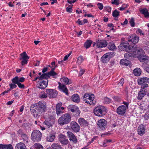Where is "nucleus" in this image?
Masks as SVG:
<instances>
[{"label": "nucleus", "instance_id": "obj_1", "mask_svg": "<svg viewBox=\"0 0 149 149\" xmlns=\"http://www.w3.org/2000/svg\"><path fill=\"white\" fill-rule=\"evenodd\" d=\"M46 108L45 102L43 101H40L38 103L32 105L30 109L33 113V116L38 118L45 111Z\"/></svg>", "mask_w": 149, "mask_h": 149}, {"label": "nucleus", "instance_id": "obj_2", "mask_svg": "<svg viewBox=\"0 0 149 149\" xmlns=\"http://www.w3.org/2000/svg\"><path fill=\"white\" fill-rule=\"evenodd\" d=\"M136 45H134L132 47H130L128 43H121L120 45V49L122 50L127 51L129 50H132L136 52H142L143 50L140 47H137Z\"/></svg>", "mask_w": 149, "mask_h": 149}, {"label": "nucleus", "instance_id": "obj_3", "mask_svg": "<svg viewBox=\"0 0 149 149\" xmlns=\"http://www.w3.org/2000/svg\"><path fill=\"white\" fill-rule=\"evenodd\" d=\"M71 121V116L68 113L62 115L58 119V123L61 126L69 123Z\"/></svg>", "mask_w": 149, "mask_h": 149}, {"label": "nucleus", "instance_id": "obj_4", "mask_svg": "<svg viewBox=\"0 0 149 149\" xmlns=\"http://www.w3.org/2000/svg\"><path fill=\"white\" fill-rule=\"evenodd\" d=\"M107 112V108L103 106H99L94 109V113L98 117H102L105 115Z\"/></svg>", "mask_w": 149, "mask_h": 149}, {"label": "nucleus", "instance_id": "obj_5", "mask_svg": "<svg viewBox=\"0 0 149 149\" xmlns=\"http://www.w3.org/2000/svg\"><path fill=\"white\" fill-rule=\"evenodd\" d=\"M42 137V133L39 130H34L31 134V139L33 141H40Z\"/></svg>", "mask_w": 149, "mask_h": 149}, {"label": "nucleus", "instance_id": "obj_6", "mask_svg": "<svg viewBox=\"0 0 149 149\" xmlns=\"http://www.w3.org/2000/svg\"><path fill=\"white\" fill-rule=\"evenodd\" d=\"M148 85L146 84L144 86H142L141 88L138 92L137 98L139 100H141L146 95L147 90L145 88L148 87Z\"/></svg>", "mask_w": 149, "mask_h": 149}, {"label": "nucleus", "instance_id": "obj_7", "mask_svg": "<svg viewBox=\"0 0 149 149\" xmlns=\"http://www.w3.org/2000/svg\"><path fill=\"white\" fill-rule=\"evenodd\" d=\"M83 101L85 103L90 105H92L93 104V100L92 99L91 96L89 94L86 93L83 96Z\"/></svg>", "mask_w": 149, "mask_h": 149}, {"label": "nucleus", "instance_id": "obj_8", "mask_svg": "<svg viewBox=\"0 0 149 149\" xmlns=\"http://www.w3.org/2000/svg\"><path fill=\"white\" fill-rule=\"evenodd\" d=\"M38 83L37 84V87L42 89H45L47 86L48 80H42L38 82Z\"/></svg>", "mask_w": 149, "mask_h": 149}, {"label": "nucleus", "instance_id": "obj_9", "mask_svg": "<svg viewBox=\"0 0 149 149\" xmlns=\"http://www.w3.org/2000/svg\"><path fill=\"white\" fill-rule=\"evenodd\" d=\"M46 90V92L48 95L49 98H55L57 95V92L54 89H47Z\"/></svg>", "mask_w": 149, "mask_h": 149}, {"label": "nucleus", "instance_id": "obj_10", "mask_svg": "<svg viewBox=\"0 0 149 149\" xmlns=\"http://www.w3.org/2000/svg\"><path fill=\"white\" fill-rule=\"evenodd\" d=\"M71 129L74 132H77L80 130V127L77 123L75 121H72L70 123Z\"/></svg>", "mask_w": 149, "mask_h": 149}, {"label": "nucleus", "instance_id": "obj_11", "mask_svg": "<svg viewBox=\"0 0 149 149\" xmlns=\"http://www.w3.org/2000/svg\"><path fill=\"white\" fill-rule=\"evenodd\" d=\"M126 109L125 106L121 105L117 108L116 112L118 115H123L125 113Z\"/></svg>", "mask_w": 149, "mask_h": 149}, {"label": "nucleus", "instance_id": "obj_12", "mask_svg": "<svg viewBox=\"0 0 149 149\" xmlns=\"http://www.w3.org/2000/svg\"><path fill=\"white\" fill-rule=\"evenodd\" d=\"M107 124V122L106 120L101 119L97 123V125L100 128L103 129L105 128Z\"/></svg>", "mask_w": 149, "mask_h": 149}, {"label": "nucleus", "instance_id": "obj_13", "mask_svg": "<svg viewBox=\"0 0 149 149\" xmlns=\"http://www.w3.org/2000/svg\"><path fill=\"white\" fill-rule=\"evenodd\" d=\"M139 40V38L136 35H132L128 38V41L134 44L137 43Z\"/></svg>", "mask_w": 149, "mask_h": 149}, {"label": "nucleus", "instance_id": "obj_14", "mask_svg": "<svg viewBox=\"0 0 149 149\" xmlns=\"http://www.w3.org/2000/svg\"><path fill=\"white\" fill-rule=\"evenodd\" d=\"M58 136L59 140L61 143L64 145H66L68 143V141L65 135L61 134Z\"/></svg>", "mask_w": 149, "mask_h": 149}, {"label": "nucleus", "instance_id": "obj_15", "mask_svg": "<svg viewBox=\"0 0 149 149\" xmlns=\"http://www.w3.org/2000/svg\"><path fill=\"white\" fill-rule=\"evenodd\" d=\"M138 83L139 85L144 86L146 84V83H149V78L147 77L140 78L138 80Z\"/></svg>", "mask_w": 149, "mask_h": 149}, {"label": "nucleus", "instance_id": "obj_16", "mask_svg": "<svg viewBox=\"0 0 149 149\" xmlns=\"http://www.w3.org/2000/svg\"><path fill=\"white\" fill-rule=\"evenodd\" d=\"M111 53H107L104 54L101 58L102 61L104 63L109 61L111 57Z\"/></svg>", "mask_w": 149, "mask_h": 149}, {"label": "nucleus", "instance_id": "obj_17", "mask_svg": "<svg viewBox=\"0 0 149 149\" xmlns=\"http://www.w3.org/2000/svg\"><path fill=\"white\" fill-rule=\"evenodd\" d=\"M107 45V42L105 40H100L97 42L96 45L98 48H102L106 47Z\"/></svg>", "mask_w": 149, "mask_h": 149}, {"label": "nucleus", "instance_id": "obj_18", "mask_svg": "<svg viewBox=\"0 0 149 149\" xmlns=\"http://www.w3.org/2000/svg\"><path fill=\"white\" fill-rule=\"evenodd\" d=\"M67 134L70 141H72L74 143L77 142V139L72 133L70 131H68L67 132Z\"/></svg>", "mask_w": 149, "mask_h": 149}, {"label": "nucleus", "instance_id": "obj_19", "mask_svg": "<svg viewBox=\"0 0 149 149\" xmlns=\"http://www.w3.org/2000/svg\"><path fill=\"white\" fill-rule=\"evenodd\" d=\"M131 53L127 52L125 54V57L126 58H129V57L134 56L135 55H136L138 54V53L139 52H133L132 50H129Z\"/></svg>", "mask_w": 149, "mask_h": 149}, {"label": "nucleus", "instance_id": "obj_20", "mask_svg": "<svg viewBox=\"0 0 149 149\" xmlns=\"http://www.w3.org/2000/svg\"><path fill=\"white\" fill-rule=\"evenodd\" d=\"M138 58L141 62H149V57L145 55H139Z\"/></svg>", "mask_w": 149, "mask_h": 149}, {"label": "nucleus", "instance_id": "obj_21", "mask_svg": "<svg viewBox=\"0 0 149 149\" xmlns=\"http://www.w3.org/2000/svg\"><path fill=\"white\" fill-rule=\"evenodd\" d=\"M58 88L62 90L63 92L65 93L67 95L68 94V90L65 85L64 84H61V83H58Z\"/></svg>", "mask_w": 149, "mask_h": 149}, {"label": "nucleus", "instance_id": "obj_22", "mask_svg": "<svg viewBox=\"0 0 149 149\" xmlns=\"http://www.w3.org/2000/svg\"><path fill=\"white\" fill-rule=\"evenodd\" d=\"M78 122L81 126H86L88 124V122L84 119L81 118L79 119Z\"/></svg>", "mask_w": 149, "mask_h": 149}, {"label": "nucleus", "instance_id": "obj_23", "mask_svg": "<svg viewBox=\"0 0 149 149\" xmlns=\"http://www.w3.org/2000/svg\"><path fill=\"white\" fill-rule=\"evenodd\" d=\"M138 134L140 135H142L145 133V128L143 125H141L138 129Z\"/></svg>", "mask_w": 149, "mask_h": 149}, {"label": "nucleus", "instance_id": "obj_24", "mask_svg": "<svg viewBox=\"0 0 149 149\" xmlns=\"http://www.w3.org/2000/svg\"><path fill=\"white\" fill-rule=\"evenodd\" d=\"M71 100L74 102L79 103L80 100L79 97L77 94H74L71 97Z\"/></svg>", "mask_w": 149, "mask_h": 149}, {"label": "nucleus", "instance_id": "obj_25", "mask_svg": "<svg viewBox=\"0 0 149 149\" xmlns=\"http://www.w3.org/2000/svg\"><path fill=\"white\" fill-rule=\"evenodd\" d=\"M140 12L145 16V17L147 18H149V13L148 10L145 8L141 9L139 10Z\"/></svg>", "mask_w": 149, "mask_h": 149}, {"label": "nucleus", "instance_id": "obj_26", "mask_svg": "<svg viewBox=\"0 0 149 149\" xmlns=\"http://www.w3.org/2000/svg\"><path fill=\"white\" fill-rule=\"evenodd\" d=\"M15 149H26V148L24 143L20 142L16 145Z\"/></svg>", "mask_w": 149, "mask_h": 149}, {"label": "nucleus", "instance_id": "obj_27", "mask_svg": "<svg viewBox=\"0 0 149 149\" xmlns=\"http://www.w3.org/2000/svg\"><path fill=\"white\" fill-rule=\"evenodd\" d=\"M13 148L10 144L8 145L0 144V149H13Z\"/></svg>", "mask_w": 149, "mask_h": 149}, {"label": "nucleus", "instance_id": "obj_28", "mask_svg": "<svg viewBox=\"0 0 149 149\" xmlns=\"http://www.w3.org/2000/svg\"><path fill=\"white\" fill-rule=\"evenodd\" d=\"M61 82H63L65 84H70L72 83L71 81L70 80H69L67 77H65L61 78Z\"/></svg>", "mask_w": 149, "mask_h": 149}, {"label": "nucleus", "instance_id": "obj_29", "mask_svg": "<svg viewBox=\"0 0 149 149\" xmlns=\"http://www.w3.org/2000/svg\"><path fill=\"white\" fill-rule=\"evenodd\" d=\"M92 43V41L90 40H87L84 44V46L86 49L89 48Z\"/></svg>", "mask_w": 149, "mask_h": 149}, {"label": "nucleus", "instance_id": "obj_30", "mask_svg": "<svg viewBox=\"0 0 149 149\" xmlns=\"http://www.w3.org/2000/svg\"><path fill=\"white\" fill-rule=\"evenodd\" d=\"M130 61L126 59H123L120 60V63L122 65L127 66L130 63Z\"/></svg>", "mask_w": 149, "mask_h": 149}, {"label": "nucleus", "instance_id": "obj_31", "mask_svg": "<svg viewBox=\"0 0 149 149\" xmlns=\"http://www.w3.org/2000/svg\"><path fill=\"white\" fill-rule=\"evenodd\" d=\"M50 78V76L47 73H43L41 76L39 77V78L41 80H43V79L48 80V79Z\"/></svg>", "mask_w": 149, "mask_h": 149}, {"label": "nucleus", "instance_id": "obj_32", "mask_svg": "<svg viewBox=\"0 0 149 149\" xmlns=\"http://www.w3.org/2000/svg\"><path fill=\"white\" fill-rule=\"evenodd\" d=\"M133 72L135 76H139L141 74V70L139 68H137L134 70Z\"/></svg>", "mask_w": 149, "mask_h": 149}, {"label": "nucleus", "instance_id": "obj_33", "mask_svg": "<svg viewBox=\"0 0 149 149\" xmlns=\"http://www.w3.org/2000/svg\"><path fill=\"white\" fill-rule=\"evenodd\" d=\"M21 58H19L20 60H28L29 58V57L26 54L25 52H23L22 53L20 54Z\"/></svg>", "mask_w": 149, "mask_h": 149}, {"label": "nucleus", "instance_id": "obj_34", "mask_svg": "<svg viewBox=\"0 0 149 149\" xmlns=\"http://www.w3.org/2000/svg\"><path fill=\"white\" fill-rule=\"evenodd\" d=\"M51 148L53 149H61V146L58 143H53L51 145Z\"/></svg>", "mask_w": 149, "mask_h": 149}, {"label": "nucleus", "instance_id": "obj_35", "mask_svg": "<svg viewBox=\"0 0 149 149\" xmlns=\"http://www.w3.org/2000/svg\"><path fill=\"white\" fill-rule=\"evenodd\" d=\"M108 49L110 50L113 51L116 49V47L113 42H110L108 46Z\"/></svg>", "mask_w": 149, "mask_h": 149}, {"label": "nucleus", "instance_id": "obj_36", "mask_svg": "<svg viewBox=\"0 0 149 149\" xmlns=\"http://www.w3.org/2000/svg\"><path fill=\"white\" fill-rule=\"evenodd\" d=\"M55 137V135L50 134L47 137V140L48 141L52 142L54 140Z\"/></svg>", "mask_w": 149, "mask_h": 149}, {"label": "nucleus", "instance_id": "obj_37", "mask_svg": "<svg viewBox=\"0 0 149 149\" xmlns=\"http://www.w3.org/2000/svg\"><path fill=\"white\" fill-rule=\"evenodd\" d=\"M32 148H36V149H43L42 146L39 143H35L33 146Z\"/></svg>", "mask_w": 149, "mask_h": 149}, {"label": "nucleus", "instance_id": "obj_38", "mask_svg": "<svg viewBox=\"0 0 149 149\" xmlns=\"http://www.w3.org/2000/svg\"><path fill=\"white\" fill-rule=\"evenodd\" d=\"M22 137L24 142L28 143V137L27 135L25 134H23L22 135Z\"/></svg>", "mask_w": 149, "mask_h": 149}, {"label": "nucleus", "instance_id": "obj_39", "mask_svg": "<svg viewBox=\"0 0 149 149\" xmlns=\"http://www.w3.org/2000/svg\"><path fill=\"white\" fill-rule=\"evenodd\" d=\"M48 74L49 76H53L54 78H55L56 77H55V76L57 75V74L54 71H50V72H48Z\"/></svg>", "mask_w": 149, "mask_h": 149}, {"label": "nucleus", "instance_id": "obj_40", "mask_svg": "<svg viewBox=\"0 0 149 149\" xmlns=\"http://www.w3.org/2000/svg\"><path fill=\"white\" fill-rule=\"evenodd\" d=\"M84 61L83 57L82 56H79L77 59V62L78 64H80Z\"/></svg>", "mask_w": 149, "mask_h": 149}, {"label": "nucleus", "instance_id": "obj_41", "mask_svg": "<svg viewBox=\"0 0 149 149\" xmlns=\"http://www.w3.org/2000/svg\"><path fill=\"white\" fill-rule=\"evenodd\" d=\"M12 81L14 84H17L19 82L18 81V77H15L12 79Z\"/></svg>", "mask_w": 149, "mask_h": 149}, {"label": "nucleus", "instance_id": "obj_42", "mask_svg": "<svg viewBox=\"0 0 149 149\" xmlns=\"http://www.w3.org/2000/svg\"><path fill=\"white\" fill-rule=\"evenodd\" d=\"M119 13L117 10H115L113 12L112 15L114 17H117L119 15Z\"/></svg>", "mask_w": 149, "mask_h": 149}, {"label": "nucleus", "instance_id": "obj_43", "mask_svg": "<svg viewBox=\"0 0 149 149\" xmlns=\"http://www.w3.org/2000/svg\"><path fill=\"white\" fill-rule=\"evenodd\" d=\"M45 120L47 121L48 122H52V124H54V118L52 116H50L48 118L46 119Z\"/></svg>", "mask_w": 149, "mask_h": 149}, {"label": "nucleus", "instance_id": "obj_44", "mask_svg": "<svg viewBox=\"0 0 149 149\" xmlns=\"http://www.w3.org/2000/svg\"><path fill=\"white\" fill-rule=\"evenodd\" d=\"M44 123L49 128L50 127H52L53 125L52 124V121L51 122H48L47 121L45 120Z\"/></svg>", "mask_w": 149, "mask_h": 149}, {"label": "nucleus", "instance_id": "obj_45", "mask_svg": "<svg viewBox=\"0 0 149 149\" xmlns=\"http://www.w3.org/2000/svg\"><path fill=\"white\" fill-rule=\"evenodd\" d=\"M129 23L130 24L131 26L132 27H134L135 26L134 20V18L132 17L129 21Z\"/></svg>", "mask_w": 149, "mask_h": 149}, {"label": "nucleus", "instance_id": "obj_46", "mask_svg": "<svg viewBox=\"0 0 149 149\" xmlns=\"http://www.w3.org/2000/svg\"><path fill=\"white\" fill-rule=\"evenodd\" d=\"M56 114L58 116H59L60 114H62L64 113V111L63 110H61L60 109H56Z\"/></svg>", "mask_w": 149, "mask_h": 149}, {"label": "nucleus", "instance_id": "obj_47", "mask_svg": "<svg viewBox=\"0 0 149 149\" xmlns=\"http://www.w3.org/2000/svg\"><path fill=\"white\" fill-rule=\"evenodd\" d=\"M111 100L109 98L106 97L104 98V102L106 104H109L111 102Z\"/></svg>", "mask_w": 149, "mask_h": 149}, {"label": "nucleus", "instance_id": "obj_48", "mask_svg": "<svg viewBox=\"0 0 149 149\" xmlns=\"http://www.w3.org/2000/svg\"><path fill=\"white\" fill-rule=\"evenodd\" d=\"M136 33L140 35L143 36L144 35V33L143 32L142 30L140 29H137L136 30Z\"/></svg>", "mask_w": 149, "mask_h": 149}, {"label": "nucleus", "instance_id": "obj_49", "mask_svg": "<svg viewBox=\"0 0 149 149\" xmlns=\"http://www.w3.org/2000/svg\"><path fill=\"white\" fill-rule=\"evenodd\" d=\"M111 3L113 4L118 5L119 4V0H114L112 1Z\"/></svg>", "mask_w": 149, "mask_h": 149}, {"label": "nucleus", "instance_id": "obj_50", "mask_svg": "<svg viewBox=\"0 0 149 149\" xmlns=\"http://www.w3.org/2000/svg\"><path fill=\"white\" fill-rule=\"evenodd\" d=\"M75 112L76 113L75 114L77 116L79 115L80 113V111L79 110L78 107L76 108L75 109Z\"/></svg>", "mask_w": 149, "mask_h": 149}, {"label": "nucleus", "instance_id": "obj_51", "mask_svg": "<svg viewBox=\"0 0 149 149\" xmlns=\"http://www.w3.org/2000/svg\"><path fill=\"white\" fill-rule=\"evenodd\" d=\"M98 8L100 10H102L103 8V6L102 3H98L97 4Z\"/></svg>", "mask_w": 149, "mask_h": 149}, {"label": "nucleus", "instance_id": "obj_52", "mask_svg": "<svg viewBox=\"0 0 149 149\" xmlns=\"http://www.w3.org/2000/svg\"><path fill=\"white\" fill-rule=\"evenodd\" d=\"M106 10L109 13L111 12V7L107 6H106L104 7Z\"/></svg>", "mask_w": 149, "mask_h": 149}, {"label": "nucleus", "instance_id": "obj_53", "mask_svg": "<svg viewBox=\"0 0 149 149\" xmlns=\"http://www.w3.org/2000/svg\"><path fill=\"white\" fill-rule=\"evenodd\" d=\"M62 105V103L60 102L58 103L56 105V109H60V108L61 107V106Z\"/></svg>", "mask_w": 149, "mask_h": 149}, {"label": "nucleus", "instance_id": "obj_54", "mask_svg": "<svg viewBox=\"0 0 149 149\" xmlns=\"http://www.w3.org/2000/svg\"><path fill=\"white\" fill-rule=\"evenodd\" d=\"M124 83V79L123 78H122L121 79L119 83H118V85L119 86H122L123 85Z\"/></svg>", "mask_w": 149, "mask_h": 149}, {"label": "nucleus", "instance_id": "obj_55", "mask_svg": "<svg viewBox=\"0 0 149 149\" xmlns=\"http://www.w3.org/2000/svg\"><path fill=\"white\" fill-rule=\"evenodd\" d=\"M18 87L20 88L24 89L25 88V86L24 84H21L19 82L17 84Z\"/></svg>", "mask_w": 149, "mask_h": 149}, {"label": "nucleus", "instance_id": "obj_56", "mask_svg": "<svg viewBox=\"0 0 149 149\" xmlns=\"http://www.w3.org/2000/svg\"><path fill=\"white\" fill-rule=\"evenodd\" d=\"M85 70L84 69H81L79 73V75L81 76L85 72Z\"/></svg>", "mask_w": 149, "mask_h": 149}, {"label": "nucleus", "instance_id": "obj_57", "mask_svg": "<svg viewBox=\"0 0 149 149\" xmlns=\"http://www.w3.org/2000/svg\"><path fill=\"white\" fill-rule=\"evenodd\" d=\"M15 84H10L9 85V86L10 87V89H13L14 88H15L17 87V86Z\"/></svg>", "mask_w": 149, "mask_h": 149}, {"label": "nucleus", "instance_id": "obj_58", "mask_svg": "<svg viewBox=\"0 0 149 149\" xmlns=\"http://www.w3.org/2000/svg\"><path fill=\"white\" fill-rule=\"evenodd\" d=\"M25 80V78L23 77H21L19 78H18V81L20 83L24 82Z\"/></svg>", "mask_w": 149, "mask_h": 149}, {"label": "nucleus", "instance_id": "obj_59", "mask_svg": "<svg viewBox=\"0 0 149 149\" xmlns=\"http://www.w3.org/2000/svg\"><path fill=\"white\" fill-rule=\"evenodd\" d=\"M129 103V102H126L125 101H123V104L125 105V106L126 107V109H127L128 107Z\"/></svg>", "mask_w": 149, "mask_h": 149}, {"label": "nucleus", "instance_id": "obj_60", "mask_svg": "<svg viewBox=\"0 0 149 149\" xmlns=\"http://www.w3.org/2000/svg\"><path fill=\"white\" fill-rule=\"evenodd\" d=\"M22 61L21 62V64L23 65L24 64H26L27 63L28 60H22Z\"/></svg>", "mask_w": 149, "mask_h": 149}, {"label": "nucleus", "instance_id": "obj_61", "mask_svg": "<svg viewBox=\"0 0 149 149\" xmlns=\"http://www.w3.org/2000/svg\"><path fill=\"white\" fill-rule=\"evenodd\" d=\"M113 99L115 101H117L118 102H119L121 100L119 97L117 96L114 97Z\"/></svg>", "mask_w": 149, "mask_h": 149}, {"label": "nucleus", "instance_id": "obj_62", "mask_svg": "<svg viewBox=\"0 0 149 149\" xmlns=\"http://www.w3.org/2000/svg\"><path fill=\"white\" fill-rule=\"evenodd\" d=\"M47 94L46 93H44L41 95H40V97L42 98H46L47 97Z\"/></svg>", "mask_w": 149, "mask_h": 149}, {"label": "nucleus", "instance_id": "obj_63", "mask_svg": "<svg viewBox=\"0 0 149 149\" xmlns=\"http://www.w3.org/2000/svg\"><path fill=\"white\" fill-rule=\"evenodd\" d=\"M144 118L146 120H148L149 118V114L148 113L145 114L144 116Z\"/></svg>", "mask_w": 149, "mask_h": 149}, {"label": "nucleus", "instance_id": "obj_64", "mask_svg": "<svg viewBox=\"0 0 149 149\" xmlns=\"http://www.w3.org/2000/svg\"><path fill=\"white\" fill-rule=\"evenodd\" d=\"M10 90V89H9V90L7 91H5L3 92L1 94V95H4L5 93H8L9 91Z\"/></svg>", "mask_w": 149, "mask_h": 149}]
</instances>
